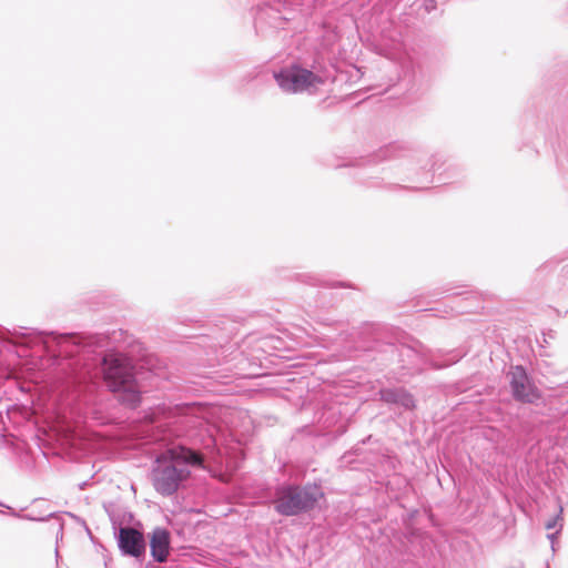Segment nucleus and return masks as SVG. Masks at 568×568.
Segmentation results:
<instances>
[{
  "label": "nucleus",
  "instance_id": "obj_1",
  "mask_svg": "<svg viewBox=\"0 0 568 568\" xmlns=\"http://www.w3.org/2000/svg\"><path fill=\"white\" fill-rule=\"evenodd\" d=\"M155 464L152 470L154 489L162 496H171L190 476L189 466H202L203 456L192 448L178 445L158 456Z\"/></svg>",
  "mask_w": 568,
  "mask_h": 568
},
{
  "label": "nucleus",
  "instance_id": "obj_2",
  "mask_svg": "<svg viewBox=\"0 0 568 568\" xmlns=\"http://www.w3.org/2000/svg\"><path fill=\"white\" fill-rule=\"evenodd\" d=\"M201 408L192 405L159 407L151 416L150 438L154 442H169L172 438L191 437L193 432L203 426Z\"/></svg>",
  "mask_w": 568,
  "mask_h": 568
},
{
  "label": "nucleus",
  "instance_id": "obj_3",
  "mask_svg": "<svg viewBox=\"0 0 568 568\" xmlns=\"http://www.w3.org/2000/svg\"><path fill=\"white\" fill-rule=\"evenodd\" d=\"M323 497L324 493L320 485L308 483L301 486L283 483L275 487L273 505L281 516H298L313 510Z\"/></svg>",
  "mask_w": 568,
  "mask_h": 568
},
{
  "label": "nucleus",
  "instance_id": "obj_4",
  "mask_svg": "<svg viewBox=\"0 0 568 568\" xmlns=\"http://www.w3.org/2000/svg\"><path fill=\"white\" fill-rule=\"evenodd\" d=\"M103 377L109 389L116 394V399L128 408L134 409L141 403V392L138 389L134 367L123 358L110 357L103 359Z\"/></svg>",
  "mask_w": 568,
  "mask_h": 568
},
{
  "label": "nucleus",
  "instance_id": "obj_5",
  "mask_svg": "<svg viewBox=\"0 0 568 568\" xmlns=\"http://www.w3.org/2000/svg\"><path fill=\"white\" fill-rule=\"evenodd\" d=\"M274 78L278 87L287 93H300L323 83L320 75L298 64L281 69L274 73Z\"/></svg>",
  "mask_w": 568,
  "mask_h": 568
},
{
  "label": "nucleus",
  "instance_id": "obj_6",
  "mask_svg": "<svg viewBox=\"0 0 568 568\" xmlns=\"http://www.w3.org/2000/svg\"><path fill=\"white\" fill-rule=\"evenodd\" d=\"M507 379L515 400L524 404H535L541 399V390L536 386L534 379L524 366H510L507 373Z\"/></svg>",
  "mask_w": 568,
  "mask_h": 568
},
{
  "label": "nucleus",
  "instance_id": "obj_7",
  "mask_svg": "<svg viewBox=\"0 0 568 568\" xmlns=\"http://www.w3.org/2000/svg\"><path fill=\"white\" fill-rule=\"evenodd\" d=\"M118 546L124 556L140 559L145 555L146 542L144 536L132 527H121L119 529Z\"/></svg>",
  "mask_w": 568,
  "mask_h": 568
},
{
  "label": "nucleus",
  "instance_id": "obj_8",
  "mask_svg": "<svg viewBox=\"0 0 568 568\" xmlns=\"http://www.w3.org/2000/svg\"><path fill=\"white\" fill-rule=\"evenodd\" d=\"M171 550V535L165 528L156 527L150 536V551L153 560L166 562Z\"/></svg>",
  "mask_w": 568,
  "mask_h": 568
},
{
  "label": "nucleus",
  "instance_id": "obj_9",
  "mask_svg": "<svg viewBox=\"0 0 568 568\" xmlns=\"http://www.w3.org/2000/svg\"><path fill=\"white\" fill-rule=\"evenodd\" d=\"M26 332L22 336L30 338L32 342L42 343L48 352L53 351L57 346H60L64 342H69L74 338V334L65 333L58 334L53 331H40L37 328H23Z\"/></svg>",
  "mask_w": 568,
  "mask_h": 568
},
{
  "label": "nucleus",
  "instance_id": "obj_10",
  "mask_svg": "<svg viewBox=\"0 0 568 568\" xmlns=\"http://www.w3.org/2000/svg\"><path fill=\"white\" fill-rule=\"evenodd\" d=\"M378 395L386 404L397 405L405 410H412L416 407L414 396L404 387L382 388Z\"/></svg>",
  "mask_w": 568,
  "mask_h": 568
},
{
  "label": "nucleus",
  "instance_id": "obj_11",
  "mask_svg": "<svg viewBox=\"0 0 568 568\" xmlns=\"http://www.w3.org/2000/svg\"><path fill=\"white\" fill-rule=\"evenodd\" d=\"M413 150L406 143L395 142L382 148L375 155L374 161L398 160L409 158Z\"/></svg>",
  "mask_w": 568,
  "mask_h": 568
},
{
  "label": "nucleus",
  "instance_id": "obj_12",
  "mask_svg": "<svg viewBox=\"0 0 568 568\" xmlns=\"http://www.w3.org/2000/svg\"><path fill=\"white\" fill-rule=\"evenodd\" d=\"M288 19L283 17L280 11L273 7L260 9L255 18V27L261 28L264 23L274 29H283Z\"/></svg>",
  "mask_w": 568,
  "mask_h": 568
},
{
  "label": "nucleus",
  "instance_id": "obj_13",
  "mask_svg": "<svg viewBox=\"0 0 568 568\" xmlns=\"http://www.w3.org/2000/svg\"><path fill=\"white\" fill-rule=\"evenodd\" d=\"M404 50V44L400 41H395L390 48L383 49V54L390 60L398 61L404 70H408L412 61Z\"/></svg>",
  "mask_w": 568,
  "mask_h": 568
},
{
  "label": "nucleus",
  "instance_id": "obj_14",
  "mask_svg": "<svg viewBox=\"0 0 568 568\" xmlns=\"http://www.w3.org/2000/svg\"><path fill=\"white\" fill-rule=\"evenodd\" d=\"M434 8H435V1L434 0H429V1L425 2V9H426L427 12H429Z\"/></svg>",
  "mask_w": 568,
  "mask_h": 568
},
{
  "label": "nucleus",
  "instance_id": "obj_15",
  "mask_svg": "<svg viewBox=\"0 0 568 568\" xmlns=\"http://www.w3.org/2000/svg\"><path fill=\"white\" fill-rule=\"evenodd\" d=\"M556 525H557V518H554V519L548 520L546 523V528L547 529H554L556 527Z\"/></svg>",
  "mask_w": 568,
  "mask_h": 568
},
{
  "label": "nucleus",
  "instance_id": "obj_16",
  "mask_svg": "<svg viewBox=\"0 0 568 568\" xmlns=\"http://www.w3.org/2000/svg\"><path fill=\"white\" fill-rule=\"evenodd\" d=\"M308 278H310V284L311 285L315 286V285H318L321 283V281L317 277H315V276H308Z\"/></svg>",
  "mask_w": 568,
  "mask_h": 568
},
{
  "label": "nucleus",
  "instance_id": "obj_17",
  "mask_svg": "<svg viewBox=\"0 0 568 568\" xmlns=\"http://www.w3.org/2000/svg\"><path fill=\"white\" fill-rule=\"evenodd\" d=\"M368 186H378V182H375V181L374 182H369Z\"/></svg>",
  "mask_w": 568,
  "mask_h": 568
},
{
  "label": "nucleus",
  "instance_id": "obj_18",
  "mask_svg": "<svg viewBox=\"0 0 568 568\" xmlns=\"http://www.w3.org/2000/svg\"><path fill=\"white\" fill-rule=\"evenodd\" d=\"M464 354H459L454 361L453 363L457 362L458 359L463 358Z\"/></svg>",
  "mask_w": 568,
  "mask_h": 568
},
{
  "label": "nucleus",
  "instance_id": "obj_19",
  "mask_svg": "<svg viewBox=\"0 0 568 568\" xmlns=\"http://www.w3.org/2000/svg\"><path fill=\"white\" fill-rule=\"evenodd\" d=\"M548 538H549L550 540H554V539H555V534H550V535H548Z\"/></svg>",
  "mask_w": 568,
  "mask_h": 568
},
{
  "label": "nucleus",
  "instance_id": "obj_20",
  "mask_svg": "<svg viewBox=\"0 0 568 568\" xmlns=\"http://www.w3.org/2000/svg\"><path fill=\"white\" fill-rule=\"evenodd\" d=\"M430 170H435V163L432 164Z\"/></svg>",
  "mask_w": 568,
  "mask_h": 568
},
{
  "label": "nucleus",
  "instance_id": "obj_21",
  "mask_svg": "<svg viewBox=\"0 0 568 568\" xmlns=\"http://www.w3.org/2000/svg\"><path fill=\"white\" fill-rule=\"evenodd\" d=\"M0 506H4L2 503H0Z\"/></svg>",
  "mask_w": 568,
  "mask_h": 568
},
{
  "label": "nucleus",
  "instance_id": "obj_22",
  "mask_svg": "<svg viewBox=\"0 0 568 568\" xmlns=\"http://www.w3.org/2000/svg\"><path fill=\"white\" fill-rule=\"evenodd\" d=\"M546 568H549V566H547Z\"/></svg>",
  "mask_w": 568,
  "mask_h": 568
}]
</instances>
